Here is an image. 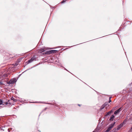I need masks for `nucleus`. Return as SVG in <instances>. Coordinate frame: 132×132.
Segmentation results:
<instances>
[{
	"label": "nucleus",
	"mask_w": 132,
	"mask_h": 132,
	"mask_svg": "<svg viewBox=\"0 0 132 132\" xmlns=\"http://www.w3.org/2000/svg\"><path fill=\"white\" fill-rule=\"evenodd\" d=\"M119 126L121 128L123 126V124L122 123H121Z\"/></svg>",
	"instance_id": "obj_11"
},
{
	"label": "nucleus",
	"mask_w": 132,
	"mask_h": 132,
	"mask_svg": "<svg viewBox=\"0 0 132 132\" xmlns=\"http://www.w3.org/2000/svg\"><path fill=\"white\" fill-rule=\"evenodd\" d=\"M9 104V103L7 102H4L3 104V105H4V104H5L6 105H7Z\"/></svg>",
	"instance_id": "obj_8"
},
{
	"label": "nucleus",
	"mask_w": 132,
	"mask_h": 132,
	"mask_svg": "<svg viewBox=\"0 0 132 132\" xmlns=\"http://www.w3.org/2000/svg\"><path fill=\"white\" fill-rule=\"evenodd\" d=\"M32 59H31V60L28 61V62L29 63H30L31 62H32Z\"/></svg>",
	"instance_id": "obj_10"
},
{
	"label": "nucleus",
	"mask_w": 132,
	"mask_h": 132,
	"mask_svg": "<svg viewBox=\"0 0 132 132\" xmlns=\"http://www.w3.org/2000/svg\"><path fill=\"white\" fill-rule=\"evenodd\" d=\"M105 106L104 105H102L100 108V110H102L104 108Z\"/></svg>",
	"instance_id": "obj_6"
},
{
	"label": "nucleus",
	"mask_w": 132,
	"mask_h": 132,
	"mask_svg": "<svg viewBox=\"0 0 132 132\" xmlns=\"http://www.w3.org/2000/svg\"><path fill=\"white\" fill-rule=\"evenodd\" d=\"M111 97H109V103H110V102H111Z\"/></svg>",
	"instance_id": "obj_14"
},
{
	"label": "nucleus",
	"mask_w": 132,
	"mask_h": 132,
	"mask_svg": "<svg viewBox=\"0 0 132 132\" xmlns=\"http://www.w3.org/2000/svg\"><path fill=\"white\" fill-rule=\"evenodd\" d=\"M16 82L15 80H14L13 79L11 80L10 81V82L11 84H13L14 83Z\"/></svg>",
	"instance_id": "obj_3"
},
{
	"label": "nucleus",
	"mask_w": 132,
	"mask_h": 132,
	"mask_svg": "<svg viewBox=\"0 0 132 132\" xmlns=\"http://www.w3.org/2000/svg\"><path fill=\"white\" fill-rule=\"evenodd\" d=\"M0 83L1 85H2L3 84V83L1 82H0Z\"/></svg>",
	"instance_id": "obj_16"
},
{
	"label": "nucleus",
	"mask_w": 132,
	"mask_h": 132,
	"mask_svg": "<svg viewBox=\"0 0 132 132\" xmlns=\"http://www.w3.org/2000/svg\"><path fill=\"white\" fill-rule=\"evenodd\" d=\"M121 110V108H120L118 110H117L114 112V114L117 115L120 112Z\"/></svg>",
	"instance_id": "obj_2"
},
{
	"label": "nucleus",
	"mask_w": 132,
	"mask_h": 132,
	"mask_svg": "<svg viewBox=\"0 0 132 132\" xmlns=\"http://www.w3.org/2000/svg\"><path fill=\"white\" fill-rule=\"evenodd\" d=\"M78 105L79 106H80V105H79V104H78Z\"/></svg>",
	"instance_id": "obj_18"
},
{
	"label": "nucleus",
	"mask_w": 132,
	"mask_h": 132,
	"mask_svg": "<svg viewBox=\"0 0 132 132\" xmlns=\"http://www.w3.org/2000/svg\"><path fill=\"white\" fill-rule=\"evenodd\" d=\"M93 132H95L94 131H93Z\"/></svg>",
	"instance_id": "obj_19"
},
{
	"label": "nucleus",
	"mask_w": 132,
	"mask_h": 132,
	"mask_svg": "<svg viewBox=\"0 0 132 132\" xmlns=\"http://www.w3.org/2000/svg\"><path fill=\"white\" fill-rule=\"evenodd\" d=\"M56 51V50H52L51 52V53H54V52H55Z\"/></svg>",
	"instance_id": "obj_12"
},
{
	"label": "nucleus",
	"mask_w": 132,
	"mask_h": 132,
	"mask_svg": "<svg viewBox=\"0 0 132 132\" xmlns=\"http://www.w3.org/2000/svg\"><path fill=\"white\" fill-rule=\"evenodd\" d=\"M111 114L110 112H109L107 113L106 115H109Z\"/></svg>",
	"instance_id": "obj_13"
},
{
	"label": "nucleus",
	"mask_w": 132,
	"mask_h": 132,
	"mask_svg": "<svg viewBox=\"0 0 132 132\" xmlns=\"http://www.w3.org/2000/svg\"><path fill=\"white\" fill-rule=\"evenodd\" d=\"M67 0H63L62 2V3H63L64 2H65Z\"/></svg>",
	"instance_id": "obj_15"
},
{
	"label": "nucleus",
	"mask_w": 132,
	"mask_h": 132,
	"mask_svg": "<svg viewBox=\"0 0 132 132\" xmlns=\"http://www.w3.org/2000/svg\"><path fill=\"white\" fill-rule=\"evenodd\" d=\"M114 116L113 115H112L111 116L110 118V120H113L114 117Z\"/></svg>",
	"instance_id": "obj_4"
},
{
	"label": "nucleus",
	"mask_w": 132,
	"mask_h": 132,
	"mask_svg": "<svg viewBox=\"0 0 132 132\" xmlns=\"http://www.w3.org/2000/svg\"><path fill=\"white\" fill-rule=\"evenodd\" d=\"M3 103V101L1 100H0V105L2 104Z\"/></svg>",
	"instance_id": "obj_7"
},
{
	"label": "nucleus",
	"mask_w": 132,
	"mask_h": 132,
	"mask_svg": "<svg viewBox=\"0 0 132 132\" xmlns=\"http://www.w3.org/2000/svg\"><path fill=\"white\" fill-rule=\"evenodd\" d=\"M11 100H13L14 101V102H15L16 101V100L14 99V98H13V97H12L11 98Z\"/></svg>",
	"instance_id": "obj_5"
},
{
	"label": "nucleus",
	"mask_w": 132,
	"mask_h": 132,
	"mask_svg": "<svg viewBox=\"0 0 132 132\" xmlns=\"http://www.w3.org/2000/svg\"><path fill=\"white\" fill-rule=\"evenodd\" d=\"M121 128V127L119 126H118L117 128V130H118Z\"/></svg>",
	"instance_id": "obj_9"
},
{
	"label": "nucleus",
	"mask_w": 132,
	"mask_h": 132,
	"mask_svg": "<svg viewBox=\"0 0 132 132\" xmlns=\"http://www.w3.org/2000/svg\"><path fill=\"white\" fill-rule=\"evenodd\" d=\"M115 123V122H114V123L111 124L109 126V127L106 130V132H108L113 127L114 124Z\"/></svg>",
	"instance_id": "obj_1"
},
{
	"label": "nucleus",
	"mask_w": 132,
	"mask_h": 132,
	"mask_svg": "<svg viewBox=\"0 0 132 132\" xmlns=\"http://www.w3.org/2000/svg\"><path fill=\"white\" fill-rule=\"evenodd\" d=\"M110 112H111V113H112V110H111V111H110Z\"/></svg>",
	"instance_id": "obj_17"
}]
</instances>
